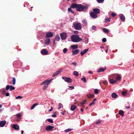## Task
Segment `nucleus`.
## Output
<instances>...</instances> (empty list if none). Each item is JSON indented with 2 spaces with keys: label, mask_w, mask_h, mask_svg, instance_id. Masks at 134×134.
<instances>
[{
  "label": "nucleus",
  "mask_w": 134,
  "mask_h": 134,
  "mask_svg": "<svg viewBox=\"0 0 134 134\" xmlns=\"http://www.w3.org/2000/svg\"><path fill=\"white\" fill-rule=\"evenodd\" d=\"M89 8L87 5H82L81 4H71L70 8Z\"/></svg>",
  "instance_id": "f257e3e1"
},
{
  "label": "nucleus",
  "mask_w": 134,
  "mask_h": 134,
  "mask_svg": "<svg viewBox=\"0 0 134 134\" xmlns=\"http://www.w3.org/2000/svg\"><path fill=\"white\" fill-rule=\"evenodd\" d=\"M71 41L74 42H77L82 40V38H80L79 36L76 35H72L71 36Z\"/></svg>",
  "instance_id": "f03ea898"
},
{
  "label": "nucleus",
  "mask_w": 134,
  "mask_h": 134,
  "mask_svg": "<svg viewBox=\"0 0 134 134\" xmlns=\"http://www.w3.org/2000/svg\"><path fill=\"white\" fill-rule=\"evenodd\" d=\"M93 12L90 13V16L93 18H96L97 17V14H98L100 12L99 9H93Z\"/></svg>",
  "instance_id": "7ed1b4c3"
},
{
  "label": "nucleus",
  "mask_w": 134,
  "mask_h": 134,
  "mask_svg": "<svg viewBox=\"0 0 134 134\" xmlns=\"http://www.w3.org/2000/svg\"><path fill=\"white\" fill-rule=\"evenodd\" d=\"M74 26L76 30H79L81 29V25L80 23H76L74 24Z\"/></svg>",
  "instance_id": "20e7f679"
},
{
  "label": "nucleus",
  "mask_w": 134,
  "mask_h": 134,
  "mask_svg": "<svg viewBox=\"0 0 134 134\" xmlns=\"http://www.w3.org/2000/svg\"><path fill=\"white\" fill-rule=\"evenodd\" d=\"M62 78L64 81L68 83H71L72 82V79L70 78L65 77H62Z\"/></svg>",
  "instance_id": "39448f33"
},
{
  "label": "nucleus",
  "mask_w": 134,
  "mask_h": 134,
  "mask_svg": "<svg viewBox=\"0 0 134 134\" xmlns=\"http://www.w3.org/2000/svg\"><path fill=\"white\" fill-rule=\"evenodd\" d=\"M67 36V34L65 32L62 33L60 34L61 38L63 40H65Z\"/></svg>",
  "instance_id": "423d86ee"
},
{
  "label": "nucleus",
  "mask_w": 134,
  "mask_h": 134,
  "mask_svg": "<svg viewBox=\"0 0 134 134\" xmlns=\"http://www.w3.org/2000/svg\"><path fill=\"white\" fill-rule=\"evenodd\" d=\"M51 81V80H46L41 83V85H45L47 86L49 84Z\"/></svg>",
  "instance_id": "0eeeda50"
},
{
  "label": "nucleus",
  "mask_w": 134,
  "mask_h": 134,
  "mask_svg": "<svg viewBox=\"0 0 134 134\" xmlns=\"http://www.w3.org/2000/svg\"><path fill=\"white\" fill-rule=\"evenodd\" d=\"M112 78H115L116 80L120 81L121 80V76L119 74H117L115 75H114L112 77Z\"/></svg>",
  "instance_id": "6e6552de"
},
{
  "label": "nucleus",
  "mask_w": 134,
  "mask_h": 134,
  "mask_svg": "<svg viewBox=\"0 0 134 134\" xmlns=\"http://www.w3.org/2000/svg\"><path fill=\"white\" fill-rule=\"evenodd\" d=\"M112 77H111L112 78V79H110L109 80V82L111 84L115 83L117 82V80H114L113 79V78Z\"/></svg>",
  "instance_id": "1a4fd4ad"
},
{
  "label": "nucleus",
  "mask_w": 134,
  "mask_h": 134,
  "mask_svg": "<svg viewBox=\"0 0 134 134\" xmlns=\"http://www.w3.org/2000/svg\"><path fill=\"white\" fill-rule=\"evenodd\" d=\"M54 127L53 126L51 125H48L45 128V130L46 131H51L52 130Z\"/></svg>",
  "instance_id": "9d476101"
},
{
  "label": "nucleus",
  "mask_w": 134,
  "mask_h": 134,
  "mask_svg": "<svg viewBox=\"0 0 134 134\" xmlns=\"http://www.w3.org/2000/svg\"><path fill=\"white\" fill-rule=\"evenodd\" d=\"M53 36V33L51 32H48L46 33V37H51Z\"/></svg>",
  "instance_id": "9b49d317"
},
{
  "label": "nucleus",
  "mask_w": 134,
  "mask_h": 134,
  "mask_svg": "<svg viewBox=\"0 0 134 134\" xmlns=\"http://www.w3.org/2000/svg\"><path fill=\"white\" fill-rule=\"evenodd\" d=\"M50 42V39L48 37H46L45 40V43L47 45H48Z\"/></svg>",
  "instance_id": "f8f14e48"
},
{
  "label": "nucleus",
  "mask_w": 134,
  "mask_h": 134,
  "mask_svg": "<svg viewBox=\"0 0 134 134\" xmlns=\"http://www.w3.org/2000/svg\"><path fill=\"white\" fill-rule=\"evenodd\" d=\"M119 16L120 19L122 21H124L125 20V18L124 15L122 14H119Z\"/></svg>",
  "instance_id": "ddd939ff"
},
{
  "label": "nucleus",
  "mask_w": 134,
  "mask_h": 134,
  "mask_svg": "<svg viewBox=\"0 0 134 134\" xmlns=\"http://www.w3.org/2000/svg\"><path fill=\"white\" fill-rule=\"evenodd\" d=\"M41 53L43 55H47L48 54V52L46 49H44L41 51Z\"/></svg>",
  "instance_id": "4468645a"
},
{
  "label": "nucleus",
  "mask_w": 134,
  "mask_h": 134,
  "mask_svg": "<svg viewBox=\"0 0 134 134\" xmlns=\"http://www.w3.org/2000/svg\"><path fill=\"white\" fill-rule=\"evenodd\" d=\"M6 123L5 121H2L0 122V127H2L4 126Z\"/></svg>",
  "instance_id": "2eb2a0df"
},
{
  "label": "nucleus",
  "mask_w": 134,
  "mask_h": 134,
  "mask_svg": "<svg viewBox=\"0 0 134 134\" xmlns=\"http://www.w3.org/2000/svg\"><path fill=\"white\" fill-rule=\"evenodd\" d=\"M61 71L62 70H59L55 72L54 73L52 76L54 77L57 75L58 74L60 73L61 72Z\"/></svg>",
  "instance_id": "dca6fc26"
},
{
  "label": "nucleus",
  "mask_w": 134,
  "mask_h": 134,
  "mask_svg": "<svg viewBox=\"0 0 134 134\" xmlns=\"http://www.w3.org/2000/svg\"><path fill=\"white\" fill-rule=\"evenodd\" d=\"M72 55H74L77 54L79 52V49H76L75 51H72Z\"/></svg>",
  "instance_id": "f3484780"
},
{
  "label": "nucleus",
  "mask_w": 134,
  "mask_h": 134,
  "mask_svg": "<svg viewBox=\"0 0 134 134\" xmlns=\"http://www.w3.org/2000/svg\"><path fill=\"white\" fill-rule=\"evenodd\" d=\"M88 50V49H85L81 52L80 54H81L82 56L85 54Z\"/></svg>",
  "instance_id": "a211bd4d"
},
{
  "label": "nucleus",
  "mask_w": 134,
  "mask_h": 134,
  "mask_svg": "<svg viewBox=\"0 0 134 134\" xmlns=\"http://www.w3.org/2000/svg\"><path fill=\"white\" fill-rule=\"evenodd\" d=\"M13 127L14 129L17 130L19 129V126L17 124H13Z\"/></svg>",
  "instance_id": "6ab92c4d"
},
{
  "label": "nucleus",
  "mask_w": 134,
  "mask_h": 134,
  "mask_svg": "<svg viewBox=\"0 0 134 134\" xmlns=\"http://www.w3.org/2000/svg\"><path fill=\"white\" fill-rule=\"evenodd\" d=\"M78 47L77 44L71 46V47L72 49H77L78 48Z\"/></svg>",
  "instance_id": "aec40b11"
},
{
  "label": "nucleus",
  "mask_w": 134,
  "mask_h": 134,
  "mask_svg": "<svg viewBox=\"0 0 134 134\" xmlns=\"http://www.w3.org/2000/svg\"><path fill=\"white\" fill-rule=\"evenodd\" d=\"M106 69V67H105L103 68H100L98 70V72H100L102 71H104Z\"/></svg>",
  "instance_id": "412c9836"
},
{
  "label": "nucleus",
  "mask_w": 134,
  "mask_h": 134,
  "mask_svg": "<svg viewBox=\"0 0 134 134\" xmlns=\"http://www.w3.org/2000/svg\"><path fill=\"white\" fill-rule=\"evenodd\" d=\"M111 19V18L109 17V18H108V17L107 16H106L105 18V23H107L108 22H109L110 21V19Z\"/></svg>",
  "instance_id": "4be33fe9"
},
{
  "label": "nucleus",
  "mask_w": 134,
  "mask_h": 134,
  "mask_svg": "<svg viewBox=\"0 0 134 134\" xmlns=\"http://www.w3.org/2000/svg\"><path fill=\"white\" fill-rule=\"evenodd\" d=\"M119 114L122 116H123L124 115V111L121 110H120L119 111Z\"/></svg>",
  "instance_id": "5701e85b"
},
{
  "label": "nucleus",
  "mask_w": 134,
  "mask_h": 134,
  "mask_svg": "<svg viewBox=\"0 0 134 134\" xmlns=\"http://www.w3.org/2000/svg\"><path fill=\"white\" fill-rule=\"evenodd\" d=\"M112 97L114 98H115L117 97V95L115 93H113L111 94Z\"/></svg>",
  "instance_id": "b1692460"
},
{
  "label": "nucleus",
  "mask_w": 134,
  "mask_h": 134,
  "mask_svg": "<svg viewBox=\"0 0 134 134\" xmlns=\"http://www.w3.org/2000/svg\"><path fill=\"white\" fill-rule=\"evenodd\" d=\"M76 108V107L75 105H72L71 107V110L72 111L74 110Z\"/></svg>",
  "instance_id": "393cba45"
},
{
  "label": "nucleus",
  "mask_w": 134,
  "mask_h": 134,
  "mask_svg": "<svg viewBox=\"0 0 134 134\" xmlns=\"http://www.w3.org/2000/svg\"><path fill=\"white\" fill-rule=\"evenodd\" d=\"M103 31L105 33H107L109 32V30L106 28H103Z\"/></svg>",
  "instance_id": "a878e982"
},
{
  "label": "nucleus",
  "mask_w": 134,
  "mask_h": 134,
  "mask_svg": "<svg viewBox=\"0 0 134 134\" xmlns=\"http://www.w3.org/2000/svg\"><path fill=\"white\" fill-rule=\"evenodd\" d=\"M38 104V103H35L31 107V109H34L35 106L37 105Z\"/></svg>",
  "instance_id": "bb28decb"
},
{
  "label": "nucleus",
  "mask_w": 134,
  "mask_h": 134,
  "mask_svg": "<svg viewBox=\"0 0 134 134\" xmlns=\"http://www.w3.org/2000/svg\"><path fill=\"white\" fill-rule=\"evenodd\" d=\"M74 75L76 76H77L79 75V73L77 71H74L73 72V73Z\"/></svg>",
  "instance_id": "cd10ccee"
},
{
  "label": "nucleus",
  "mask_w": 134,
  "mask_h": 134,
  "mask_svg": "<svg viewBox=\"0 0 134 134\" xmlns=\"http://www.w3.org/2000/svg\"><path fill=\"white\" fill-rule=\"evenodd\" d=\"M60 39L59 36L58 35H57L55 37V39L57 41H58Z\"/></svg>",
  "instance_id": "c85d7f7f"
},
{
  "label": "nucleus",
  "mask_w": 134,
  "mask_h": 134,
  "mask_svg": "<svg viewBox=\"0 0 134 134\" xmlns=\"http://www.w3.org/2000/svg\"><path fill=\"white\" fill-rule=\"evenodd\" d=\"M73 130L72 129H68L65 130V131L66 132H68Z\"/></svg>",
  "instance_id": "c756f323"
},
{
  "label": "nucleus",
  "mask_w": 134,
  "mask_h": 134,
  "mask_svg": "<svg viewBox=\"0 0 134 134\" xmlns=\"http://www.w3.org/2000/svg\"><path fill=\"white\" fill-rule=\"evenodd\" d=\"M81 80L83 81L84 83H86V78L83 77L81 78Z\"/></svg>",
  "instance_id": "7c9ffc66"
},
{
  "label": "nucleus",
  "mask_w": 134,
  "mask_h": 134,
  "mask_svg": "<svg viewBox=\"0 0 134 134\" xmlns=\"http://www.w3.org/2000/svg\"><path fill=\"white\" fill-rule=\"evenodd\" d=\"M87 96L88 98L93 97L94 96V95L92 94H88Z\"/></svg>",
  "instance_id": "2f4dec72"
},
{
  "label": "nucleus",
  "mask_w": 134,
  "mask_h": 134,
  "mask_svg": "<svg viewBox=\"0 0 134 134\" xmlns=\"http://www.w3.org/2000/svg\"><path fill=\"white\" fill-rule=\"evenodd\" d=\"M94 93L96 94H98L99 93L98 90L97 89H95L94 90Z\"/></svg>",
  "instance_id": "473e14b6"
},
{
  "label": "nucleus",
  "mask_w": 134,
  "mask_h": 134,
  "mask_svg": "<svg viewBox=\"0 0 134 134\" xmlns=\"http://www.w3.org/2000/svg\"><path fill=\"white\" fill-rule=\"evenodd\" d=\"M77 11H86L85 10V9H76Z\"/></svg>",
  "instance_id": "72a5a7b5"
},
{
  "label": "nucleus",
  "mask_w": 134,
  "mask_h": 134,
  "mask_svg": "<svg viewBox=\"0 0 134 134\" xmlns=\"http://www.w3.org/2000/svg\"><path fill=\"white\" fill-rule=\"evenodd\" d=\"M96 100V98H95L94 99V100H93V102H92L90 104H89V106H90L94 104V101H95Z\"/></svg>",
  "instance_id": "f704fd0d"
},
{
  "label": "nucleus",
  "mask_w": 134,
  "mask_h": 134,
  "mask_svg": "<svg viewBox=\"0 0 134 134\" xmlns=\"http://www.w3.org/2000/svg\"><path fill=\"white\" fill-rule=\"evenodd\" d=\"M15 89V88L13 86H12L10 85V91H12L13 90H14Z\"/></svg>",
  "instance_id": "c9c22d12"
},
{
  "label": "nucleus",
  "mask_w": 134,
  "mask_h": 134,
  "mask_svg": "<svg viewBox=\"0 0 134 134\" xmlns=\"http://www.w3.org/2000/svg\"><path fill=\"white\" fill-rule=\"evenodd\" d=\"M47 120L48 121L51 123H52L53 122V120L52 119H47Z\"/></svg>",
  "instance_id": "e433bc0d"
},
{
  "label": "nucleus",
  "mask_w": 134,
  "mask_h": 134,
  "mask_svg": "<svg viewBox=\"0 0 134 134\" xmlns=\"http://www.w3.org/2000/svg\"><path fill=\"white\" fill-rule=\"evenodd\" d=\"M86 102V100H83L82 102H81L80 104L81 105H83L85 103V102Z\"/></svg>",
  "instance_id": "4c0bfd02"
},
{
  "label": "nucleus",
  "mask_w": 134,
  "mask_h": 134,
  "mask_svg": "<svg viewBox=\"0 0 134 134\" xmlns=\"http://www.w3.org/2000/svg\"><path fill=\"white\" fill-rule=\"evenodd\" d=\"M15 81H16V80H15V78H14V77H13V81H12L13 85H14L15 84Z\"/></svg>",
  "instance_id": "58836bf2"
},
{
  "label": "nucleus",
  "mask_w": 134,
  "mask_h": 134,
  "mask_svg": "<svg viewBox=\"0 0 134 134\" xmlns=\"http://www.w3.org/2000/svg\"><path fill=\"white\" fill-rule=\"evenodd\" d=\"M97 2L98 3H102L103 2L104 0H97Z\"/></svg>",
  "instance_id": "ea45409f"
},
{
  "label": "nucleus",
  "mask_w": 134,
  "mask_h": 134,
  "mask_svg": "<svg viewBox=\"0 0 134 134\" xmlns=\"http://www.w3.org/2000/svg\"><path fill=\"white\" fill-rule=\"evenodd\" d=\"M10 85H7L6 87V90H8L10 89Z\"/></svg>",
  "instance_id": "a19ab883"
},
{
  "label": "nucleus",
  "mask_w": 134,
  "mask_h": 134,
  "mask_svg": "<svg viewBox=\"0 0 134 134\" xmlns=\"http://www.w3.org/2000/svg\"><path fill=\"white\" fill-rule=\"evenodd\" d=\"M47 86H44L43 87V88H42L43 90L44 91L45 90L47 89Z\"/></svg>",
  "instance_id": "79ce46f5"
},
{
  "label": "nucleus",
  "mask_w": 134,
  "mask_h": 134,
  "mask_svg": "<svg viewBox=\"0 0 134 134\" xmlns=\"http://www.w3.org/2000/svg\"><path fill=\"white\" fill-rule=\"evenodd\" d=\"M62 106V105L60 103H59V107L58 108V110H59L60 109V108H61V107Z\"/></svg>",
  "instance_id": "37998d69"
},
{
  "label": "nucleus",
  "mask_w": 134,
  "mask_h": 134,
  "mask_svg": "<svg viewBox=\"0 0 134 134\" xmlns=\"http://www.w3.org/2000/svg\"><path fill=\"white\" fill-rule=\"evenodd\" d=\"M23 98V97L20 96H17L15 98L16 99H21Z\"/></svg>",
  "instance_id": "c03bdc74"
},
{
  "label": "nucleus",
  "mask_w": 134,
  "mask_h": 134,
  "mask_svg": "<svg viewBox=\"0 0 134 134\" xmlns=\"http://www.w3.org/2000/svg\"><path fill=\"white\" fill-rule=\"evenodd\" d=\"M67 51V49L66 48H64L63 49V52L64 53H65Z\"/></svg>",
  "instance_id": "a18cd8bd"
},
{
  "label": "nucleus",
  "mask_w": 134,
  "mask_h": 134,
  "mask_svg": "<svg viewBox=\"0 0 134 134\" xmlns=\"http://www.w3.org/2000/svg\"><path fill=\"white\" fill-rule=\"evenodd\" d=\"M16 116L19 118H20L21 116V114L20 113L17 114L16 115Z\"/></svg>",
  "instance_id": "49530a36"
},
{
  "label": "nucleus",
  "mask_w": 134,
  "mask_h": 134,
  "mask_svg": "<svg viewBox=\"0 0 134 134\" xmlns=\"http://www.w3.org/2000/svg\"><path fill=\"white\" fill-rule=\"evenodd\" d=\"M69 12H71L72 13H74V12L72 9H68Z\"/></svg>",
  "instance_id": "de8ad7c7"
},
{
  "label": "nucleus",
  "mask_w": 134,
  "mask_h": 134,
  "mask_svg": "<svg viewBox=\"0 0 134 134\" xmlns=\"http://www.w3.org/2000/svg\"><path fill=\"white\" fill-rule=\"evenodd\" d=\"M102 41L104 42H106V39L105 38H103L102 39Z\"/></svg>",
  "instance_id": "09e8293b"
},
{
  "label": "nucleus",
  "mask_w": 134,
  "mask_h": 134,
  "mask_svg": "<svg viewBox=\"0 0 134 134\" xmlns=\"http://www.w3.org/2000/svg\"><path fill=\"white\" fill-rule=\"evenodd\" d=\"M53 117H56V113H54L52 115Z\"/></svg>",
  "instance_id": "8fccbe9b"
},
{
  "label": "nucleus",
  "mask_w": 134,
  "mask_h": 134,
  "mask_svg": "<svg viewBox=\"0 0 134 134\" xmlns=\"http://www.w3.org/2000/svg\"><path fill=\"white\" fill-rule=\"evenodd\" d=\"M82 22L85 24H86L87 23V21L86 20H83Z\"/></svg>",
  "instance_id": "3c124183"
},
{
  "label": "nucleus",
  "mask_w": 134,
  "mask_h": 134,
  "mask_svg": "<svg viewBox=\"0 0 134 134\" xmlns=\"http://www.w3.org/2000/svg\"><path fill=\"white\" fill-rule=\"evenodd\" d=\"M68 87L71 90L73 89L74 88V87L73 86H69Z\"/></svg>",
  "instance_id": "603ef678"
},
{
  "label": "nucleus",
  "mask_w": 134,
  "mask_h": 134,
  "mask_svg": "<svg viewBox=\"0 0 134 134\" xmlns=\"http://www.w3.org/2000/svg\"><path fill=\"white\" fill-rule=\"evenodd\" d=\"M101 122V121L100 120H98V121H97L96 122V124H99L100 122Z\"/></svg>",
  "instance_id": "864d4df0"
},
{
  "label": "nucleus",
  "mask_w": 134,
  "mask_h": 134,
  "mask_svg": "<svg viewBox=\"0 0 134 134\" xmlns=\"http://www.w3.org/2000/svg\"><path fill=\"white\" fill-rule=\"evenodd\" d=\"M116 15V14L114 13H112L111 14V15L113 17L115 16Z\"/></svg>",
  "instance_id": "5fc2aeb1"
},
{
  "label": "nucleus",
  "mask_w": 134,
  "mask_h": 134,
  "mask_svg": "<svg viewBox=\"0 0 134 134\" xmlns=\"http://www.w3.org/2000/svg\"><path fill=\"white\" fill-rule=\"evenodd\" d=\"M127 92L126 91H124L122 92V94L124 96H125Z\"/></svg>",
  "instance_id": "6e6d98bb"
},
{
  "label": "nucleus",
  "mask_w": 134,
  "mask_h": 134,
  "mask_svg": "<svg viewBox=\"0 0 134 134\" xmlns=\"http://www.w3.org/2000/svg\"><path fill=\"white\" fill-rule=\"evenodd\" d=\"M96 28V26H93L92 27V29L93 30H95Z\"/></svg>",
  "instance_id": "4d7b16f0"
},
{
  "label": "nucleus",
  "mask_w": 134,
  "mask_h": 134,
  "mask_svg": "<svg viewBox=\"0 0 134 134\" xmlns=\"http://www.w3.org/2000/svg\"><path fill=\"white\" fill-rule=\"evenodd\" d=\"M71 64L74 65L75 66L76 65V62H72L71 63Z\"/></svg>",
  "instance_id": "13d9d810"
},
{
  "label": "nucleus",
  "mask_w": 134,
  "mask_h": 134,
  "mask_svg": "<svg viewBox=\"0 0 134 134\" xmlns=\"http://www.w3.org/2000/svg\"><path fill=\"white\" fill-rule=\"evenodd\" d=\"M52 110H53V108H52V107H51V109H49V110H48V111L49 112H51V111Z\"/></svg>",
  "instance_id": "bf43d9fd"
},
{
  "label": "nucleus",
  "mask_w": 134,
  "mask_h": 134,
  "mask_svg": "<svg viewBox=\"0 0 134 134\" xmlns=\"http://www.w3.org/2000/svg\"><path fill=\"white\" fill-rule=\"evenodd\" d=\"M2 92L3 94H5L6 92V91L5 90H4L2 91Z\"/></svg>",
  "instance_id": "052dcab7"
},
{
  "label": "nucleus",
  "mask_w": 134,
  "mask_h": 134,
  "mask_svg": "<svg viewBox=\"0 0 134 134\" xmlns=\"http://www.w3.org/2000/svg\"><path fill=\"white\" fill-rule=\"evenodd\" d=\"M106 82L107 81L106 80H105L103 82V83L104 85H105L106 84Z\"/></svg>",
  "instance_id": "680f3d73"
},
{
  "label": "nucleus",
  "mask_w": 134,
  "mask_h": 134,
  "mask_svg": "<svg viewBox=\"0 0 134 134\" xmlns=\"http://www.w3.org/2000/svg\"><path fill=\"white\" fill-rule=\"evenodd\" d=\"M9 93H7L5 94V96H9Z\"/></svg>",
  "instance_id": "e2e57ef3"
},
{
  "label": "nucleus",
  "mask_w": 134,
  "mask_h": 134,
  "mask_svg": "<svg viewBox=\"0 0 134 134\" xmlns=\"http://www.w3.org/2000/svg\"><path fill=\"white\" fill-rule=\"evenodd\" d=\"M88 73H90V74H92L93 73V72L92 71H88Z\"/></svg>",
  "instance_id": "0e129e2a"
},
{
  "label": "nucleus",
  "mask_w": 134,
  "mask_h": 134,
  "mask_svg": "<svg viewBox=\"0 0 134 134\" xmlns=\"http://www.w3.org/2000/svg\"><path fill=\"white\" fill-rule=\"evenodd\" d=\"M87 40H86L85 41H86V43H87L88 42V40L87 38Z\"/></svg>",
  "instance_id": "69168bd1"
},
{
  "label": "nucleus",
  "mask_w": 134,
  "mask_h": 134,
  "mask_svg": "<svg viewBox=\"0 0 134 134\" xmlns=\"http://www.w3.org/2000/svg\"><path fill=\"white\" fill-rule=\"evenodd\" d=\"M130 107H126V108L127 109H128L130 108Z\"/></svg>",
  "instance_id": "338daca9"
},
{
  "label": "nucleus",
  "mask_w": 134,
  "mask_h": 134,
  "mask_svg": "<svg viewBox=\"0 0 134 134\" xmlns=\"http://www.w3.org/2000/svg\"><path fill=\"white\" fill-rule=\"evenodd\" d=\"M23 133H24V131H23V130H22L21 131V134H23Z\"/></svg>",
  "instance_id": "774afa93"
}]
</instances>
